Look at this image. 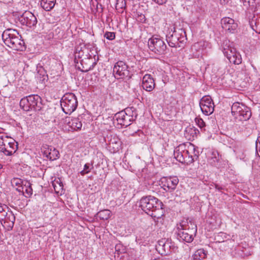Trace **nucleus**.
<instances>
[{
	"mask_svg": "<svg viewBox=\"0 0 260 260\" xmlns=\"http://www.w3.org/2000/svg\"><path fill=\"white\" fill-rule=\"evenodd\" d=\"M66 122L67 123L69 128H70V129H69V131H79L81 129L82 126L81 121L79 120V118H77L72 119L70 120V117H67L66 118Z\"/></svg>",
	"mask_w": 260,
	"mask_h": 260,
	"instance_id": "nucleus-20",
	"label": "nucleus"
},
{
	"mask_svg": "<svg viewBox=\"0 0 260 260\" xmlns=\"http://www.w3.org/2000/svg\"><path fill=\"white\" fill-rule=\"evenodd\" d=\"M200 107L202 112L206 115H210L214 110V104L209 95L203 96L200 101Z\"/></svg>",
	"mask_w": 260,
	"mask_h": 260,
	"instance_id": "nucleus-10",
	"label": "nucleus"
},
{
	"mask_svg": "<svg viewBox=\"0 0 260 260\" xmlns=\"http://www.w3.org/2000/svg\"><path fill=\"white\" fill-rule=\"evenodd\" d=\"M18 147L15 141L8 136L0 137V152L5 155H13Z\"/></svg>",
	"mask_w": 260,
	"mask_h": 260,
	"instance_id": "nucleus-8",
	"label": "nucleus"
},
{
	"mask_svg": "<svg viewBox=\"0 0 260 260\" xmlns=\"http://www.w3.org/2000/svg\"><path fill=\"white\" fill-rule=\"evenodd\" d=\"M243 109L235 117L240 121H247L250 119L251 116V112L247 107H243Z\"/></svg>",
	"mask_w": 260,
	"mask_h": 260,
	"instance_id": "nucleus-24",
	"label": "nucleus"
},
{
	"mask_svg": "<svg viewBox=\"0 0 260 260\" xmlns=\"http://www.w3.org/2000/svg\"><path fill=\"white\" fill-rule=\"evenodd\" d=\"M220 156L217 150H213L211 156L208 159L209 163L212 166H216L219 161Z\"/></svg>",
	"mask_w": 260,
	"mask_h": 260,
	"instance_id": "nucleus-28",
	"label": "nucleus"
},
{
	"mask_svg": "<svg viewBox=\"0 0 260 260\" xmlns=\"http://www.w3.org/2000/svg\"><path fill=\"white\" fill-rule=\"evenodd\" d=\"M20 107L25 111H29L31 110L30 104H29L28 96H27L22 98L20 101Z\"/></svg>",
	"mask_w": 260,
	"mask_h": 260,
	"instance_id": "nucleus-30",
	"label": "nucleus"
},
{
	"mask_svg": "<svg viewBox=\"0 0 260 260\" xmlns=\"http://www.w3.org/2000/svg\"><path fill=\"white\" fill-rule=\"evenodd\" d=\"M19 21L23 25L31 27L37 23L36 16L29 11H25L19 18Z\"/></svg>",
	"mask_w": 260,
	"mask_h": 260,
	"instance_id": "nucleus-14",
	"label": "nucleus"
},
{
	"mask_svg": "<svg viewBox=\"0 0 260 260\" xmlns=\"http://www.w3.org/2000/svg\"><path fill=\"white\" fill-rule=\"evenodd\" d=\"M115 249L117 254L124 253L126 252V247L120 243L116 244Z\"/></svg>",
	"mask_w": 260,
	"mask_h": 260,
	"instance_id": "nucleus-35",
	"label": "nucleus"
},
{
	"mask_svg": "<svg viewBox=\"0 0 260 260\" xmlns=\"http://www.w3.org/2000/svg\"><path fill=\"white\" fill-rule=\"evenodd\" d=\"M222 52L231 63L235 64H239L241 63V56L236 51L235 48L230 45L225 46L223 47Z\"/></svg>",
	"mask_w": 260,
	"mask_h": 260,
	"instance_id": "nucleus-9",
	"label": "nucleus"
},
{
	"mask_svg": "<svg viewBox=\"0 0 260 260\" xmlns=\"http://www.w3.org/2000/svg\"><path fill=\"white\" fill-rule=\"evenodd\" d=\"M195 122L197 124L201 129H203L206 126V124L204 121L200 117H196L195 118Z\"/></svg>",
	"mask_w": 260,
	"mask_h": 260,
	"instance_id": "nucleus-37",
	"label": "nucleus"
},
{
	"mask_svg": "<svg viewBox=\"0 0 260 260\" xmlns=\"http://www.w3.org/2000/svg\"><path fill=\"white\" fill-rule=\"evenodd\" d=\"M139 206L146 213L153 218L159 219L163 215L164 204L153 196L143 197L140 201Z\"/></svg>",
	"mask_w": 260,
	"mask_h": 260,
	"instance_id": "nucleus-1",
	"label": "nucleus"
},
{
	"mask_svg": "<svg viewBox=\"0 0 260 260\" xmlns=\"http://www.w3.org/2000/svg\"><path fill=\"white\" fill-rule=\"evenodd\" d=\"M243 107H245V106L238 102L234 103L231 107L232 115L236 117L241 110L243 109Z\"/></svg>",
	"mask_w": 260,
	"mask_h": 260,
	"instance_id": "nucleus-29",
	"label": "nucleus"
},
{
	"mask_svg": "<svg viewBox=\"0 0 260 260\" xmlns=\"http://www.w3.org/2000/svg\"><path fill=\"white\" fill-rule=\"evenodd\" d=\"M249 22L251 28L256 32L260 34V17L253 16Z\"/></svg>",
	"mask_w": 260,
	"mask_h": 260,
	"instance_id": "nucleus-25",
	"label": "nucleus"
},
{
	"mask_svg": "<svg viewBox=\"0 0 260 260\" xmlns=\"http://www.w3.org/2000/svg\"><path fill=\"white\" fill-rule=\"evenodd\" d=\"M2 39L6 45L15 50L22 51L26 48L21 36L16 29H6L2 34Z\"/></svg>",
	"mask_w": 260,
	"mask_h": 260,
	"instance_id": "nucleus-2",
	"label": "nucleus"
},
{
	"mask_svg": "<svg viewBox=\"0 0 260 260\" xmlns=\"http://www.w3.org/2000/svg\"><path fill=\"white\" fill-rule=\"evenodd\" d=\"M30 104L31 110L39 111L42 108V99L37 94H31L28 96Z\"/></svg>",
	"mask_w": 260,
	"mask_h": 260,
	"instance_id": "nucleus-17",
	"label": "nucleus"
},
{
	"mask_svg": "<svg viewBox=\"0 0 260 260\" xmlns=\"http://www.w3.org/2000/svg\"><path fill=\"white\" fill-rule=\"evenodd\" d=\"M128 68V66L124 61H118L113 68V73H115L117 76L121 78H129L131 75Z\"/></svg>",
	"mask_w": 260,
	"mask_h": 260,
	"instance_id": "nucleus-12",
	"label": "nucleus"
},
{
	"mask_svg": "<svg viewBox=\"0 0 260 260\" xmlns=\"http://www.w3.org/2000/svg\"><path fill=\"white\" fill-rule=\"evenodd\" d=\"M155 86L154 81L150 75H145L143 78L142 87L147 91H152Z\"/></svg>",
	"mask_w": 260,
	"mask_h": 260,
	"instance_id": "nucleus-19",
	"label": "nucleus"
},
{
	"mask_svg": "<svg viewBox=\"0 0 260 260\" xmlns=\"http://www.w3.org/2000/svg\"><path fill=\"white\" fill-rule=\"evenodd\" d=\"M197 232V226L193 222L190 221L187 225L181 223L177 228V238L180 241L190 243L193 241Z\"/></svg>",
	"mask_w": 260,
	"mask_h": 260,
	"instance_id": "nucleus-3",
	"label": "nucleus"
},
{
	"mask_svg": "<svg viewBox=\"0 0 260 260\" xmlns=\"http://www.w3.org/2000/svg\"><path fill=\"white\" fill-rule=\"evenodd\" d=\"M170 239H161L158 240L156 248L161 254L169 255L170 254Z\"/></svg>",
	"mask_w": 260,
	"mask_h": 260,
	"instance_id": "nucleus-15",
	"label": "nucleus"
},
{
	"mask_svg": "<svg viewBox=\"0 0 260 260\" xmlns=\"http://www.w3.org/2000/svg\"><path fill=\"white\" fill-rule=\"evenodd\" d=\"M96 216L102 220H107L111 216V212L109 210H103L99 212Z\"/></svg>",
	"mask_w": 260,
	"mask_h": 260,
	"instance_id": "nucleus-32",
	"label": "nucleus"
},
{
	"mask_svg": "<svg viewBox=\"0 0 260 260\" xmlns=\"http://www.w3.org/2000/svg\"><path fill=\"white\" fill-rule=\"evenodd\" d=\"M137 114L134 110V108H127L124 110L116 113L113 117L114 120H116L118 124L127 127L130 125L136 117Z\"/></svg>",
	"mask_w": 260,
	"mask_h": 260,
	"instance_id": "nucleus-4",
	"label": "nucleus"
},
{
	"mask_svg": "<svg viewBox=\"0 0 260 260\" xmlns=\"http://www.w3.org/2000/svg\"><path fill=\"white\" fill-rule=\"evenodd\" d=\"M186 154H189V150L180 151L179 147L176 148L174 151V157L177 160L182 164H187V159H185V157H184V155Z\"/></svg>",
	"mask_w": 260,
	"mask_h": 260,
	"instance_id": "nucleus-21",
	"label": "nucleus"
},
{
	"mask_svg": "<svg viewBox=\"0 0 260 260\" xmlns=\"http://www.w3.org/2000/svg\"><path fill=\"white\" fill-rule=\"evenodd\" d=\"M244 5L245 6L251 7L254 8L256 4H259L260 0H243Z\"/></svg>",
	"mask_w": 260,
	"mask_h": 260,
	"instance_id": "nucleus-36",
	"label": "nucleus"
},
{
	"mask_svg": "<svg viewBox=\"0 0 260 260\" xmlns=\"http://www.w3.org/2000/svg\"><path fill=\"white\" fill-rule=\"evenodd\" d=\"M223 29L230 32H233L236 29L238 24L235 20L230 17H224L221 20Z\"/></svg>",
	"mask_w": 260,
	"mask_h": 260,
	"instance_id": "nucleus-16",
	"label": "nucleus"
},
{
	"mask_svg": "<svg viewBox=\"0 0 260 260\" xmlns=\"http://www.w3.org/2000/svg\"><path fill=\"white\" fill-rule=\"evenodd\" d=\"M160 185L166 191L171 192L176 188L179 183L177 177H162L160 179Z\"/></svg>",
	"mask_w": 260,
	"mask_h": 260,
	"instance_id": "nucleus-11",
	"label": "nucleus"
},
{
	"mask_svg": "<svg viewBox=\"0 0 260 260\" xmlns=\"http://www.w3.org/2000/svg\"><path fill=\"white\" fill-rule=\"evenodd\" d=\"M3 220H4V222L9 223V226L12 229L14 224L15 221V217L12 211H11L9 214H7L6 218H5Z\"/></svg>",
	"mask_w": 260,
	"mask_h": 260,
	"instance_id": "nucleus-31",
	"label": "nucleus"
},
{
	"mask_svg": "<svg viewBox=\"0 0 260 260\" xmlns=\"http://www.w3.org/2000/svg\"><path fill=\"white\" fill-rule=\"evenodd\" d=\"M79 61L82 67H80L79 66L78 68L82 72H87L92 70L96 64L95 62H92V64H90L92 61V58L89 57L85 58L84 59H82L80 60Z\"/></svg>",
	"mask_w": 260,
	"mask_h": 260,
	"instance_id": "nucleus-18",
	"label": "nucleus"
},
{
	"mask_svg": "<svg viewBox=\"0 0 260 260\" xmlns=\"http://www.w3.org/2000/svg\"><path fill=\"white\" fill-rule=\"evenodd\" d=\"M62 111L67 114H71L76 110L78 106L77 97L73 93H67L60 100Z\"/></svg>",
	"mask_w": 260,
	"mask_h": 260,
	"instance_id": "nucleus-5",
	"label": "nucleus"
},
{
	"mask_svg": "<svg viewBox=\"0 0 260 260\" xmlns=\"http://www.w3.org/2000/svg\"><path fill=\"white\" fill-rule=\"evenodd\" d=\"M104 37L108 40H113L115 38V34L114 32L107 31L104 34Z\"/></svg>",
	"mask_w": 260,
	"mask_h": 260,
	"instance_id": "nucleus-38",
	"label": "nucleus"
},
{
	"mask_svg": "<svg viewBox=\"0 0 260 260\" xmlns=\"http://www.w3.org/2000/svg\"><path fill=\"white\" fill-rule=\"evenodd\" d=\"M56 0H42L41 6L46 11L51 10L54 7Z\"/></svg>",
	"mask_w": 260,
	"mask_h": 260,
	"instance_id": "nucleus-26",
	"label": "nucleus"
},
{
	"mask_svg": "<svg viewBox=\"0 0 260 260\" xmlns=\"http://www.w3.org/2000/svg\"><path fill=\"white\" fill-rule=\"evenodd\" d=\"M148 48L153 52L158 55L166 53L167 45L159 36H153L148 41Z\"/></svg>",
	"mask_w": 260,
	"mask_h": 260,
	"instance_id": "nucleus-7",
	"label": "nucleus"
},
{
	"mask_svg": "<svg viewBox=\"0 0 260 260\" xmlns=\"http://www.w3.org/2000/svg\"><path fill=\"white\" fill-rule=\"evenodd\" d=\"M177 247L175 245L174 243L172 242L171 240V244H170V253L172 251H175L177 249Z\"/></svg>",
	"mask_w": 260,
	"mask_h": 260,
	"instance_id": "nucleus-45",
	"label": "nucleus"
},
{
	"mask_svg": "<svg viewBox=\"0 0 260 260\" xmlns=\"http://www.w3.org/2000/svg\"><path fill=\"white\" fill-rule=\"evenodd\" d=\"M90 5L92 8L96 9L97 11H98V6H100L102 10L103 9L102 4H99L97 0H91Z\"/></svg>",
	"mask_w": 260,
	"mask_h": 260,
	"instance_id": "nucleus-39",
	"label": "nucleus"
},
{
	"mask_svg": "<svg viewBox=\"0 0 260 260\" xmlns=\"http://www.w3.org/2000/svg\"><path fill=\"white\" fill-rule=\"evenodd\" d=\"M190 150L192 151V154H190L189 152L188 155V159H187V164H190L197 160L200 155V152L198 150V148L196 147L194 145L191 144Z\"/></svg>",
	"mask_w": 260,
	"mask_h": 260,
	"instance_id": "nucleus-23",
	"label": "nucleus"
},
{
	"mask_svg": "<svg viewBox=\"0 0 260 260\" xmlns=\"http://www.w3.org/2000/svg\"><path fill=\"white\" fill-rule=\"evenodd\" d=\"M11 183L13 186H19L21 184H23V182L20 179L14 178L11 180Z\"/></svg>",
	"mask_w": 260,
	"mask_h": 260,
	"instance_id": "nucleus-40",
	"label": "nucleus"
},
{
	"mask_svg": "<svg viewBox=\"0 0 260 260\" xmlns=\"http://www.w3.org/2000/svg\"><path fill=\"white\" fill-rule=\"evenodd\" d=\"M185 131L186 133H190L192 136H193L194 134H196L197 133V131L199 132L198 130L194 127L187 128H186Z\"/></svg>",
	"mask_w": 260,
	"mask_h": 260,
	"instance_id": "nucleus-44",
	"label": "nucleus"
},
{
	"mask_svg": "<svg viewBox=\"0 0 260 260\" xmlns=\"http://www.w3.org/2000/svg\"><path fill=\"white\" fill-rule=\"evenodd\" d=\"M258 144H259V148L260 149V136L258 137L256 141V149H257Z\"/></svg>",
	"mask_w": 260,
	"mask_h": 260,
	"instance_id": "nucleus-48",
	"label": "nucleus"
},
{
	"mask_svg": "<svg viewBox=\"0 0 260 260\" xmlns=\"http://www.w3.org/2000/svg\"><path fill=\"white\" fill-rule=\"evenodd\" d=\"M215 187L218 190H222L223 189V188L222 187L220 186L218 184H215Z\"/></svg>",
	"mask_w": 260,
	"mask_h": 260,
	"instance_id": "nucleus-49",
	"label": "nucleus"
},
{
	"mask_svg": "<svg viewBox=\"0 0 260 260\" xmlns=\"http://www.w3.org/2000/svg\"><path fill=\"white\" fill-rule=\"evenodd\" d=\"M9 208L6 205L0 204V221H3L8 214Z\"/></svg>",
	"mask_w": 260,
	"mask_h": 260,
	"instance_id": "nucleus-33",
	"label": "nucleus"
},
{
	"mask_svg": "<svg viewBox=\"0 0 260 260\" xmlns=\"http://www.w3.org/2000/svg\"><path fill=\"white\" fill-rule=\"evenodd\" d=\"M79 51H83L82 50H81V48L78 47L76 48V50H75V51H77V52H79Z\"/></svg>",
	"mask_w": 260,
	"mask_h": 260,
	"instance_id": "nucleus-51",
	"label": "nucleus"
},
{
	"mask_svg": "<svg viewBox=\"0 0 260 260\" xmlns=\"http://www.w3.org/2000/svg\"><path fill=\"white\" fill-rule=\"evenodd\" d=\"M3 168V165L0 164V170Z\"/></svg>",
	"mask_w": 260,
	"mask_h": 260,
	"instance_id": "nucleus-53",
	"label": "nucleus"
},
{
	"mask_svg": "<svg viewBox=\"0 0 260 260\" xmlns=\"http://www.w3.org/2000/svg\"><path fill=\"white\" fill-rule=\"evenodd\" d=\"M99 9H101V8H100V6H98V10H99Z\"/></svg>",
	"mask_w": 260,
	"mask_h": 260,
	"instance_id": "nucleus-55",
	"label": "nucleus"
},
{
	"mask_svg": "<svg viewBox=\"0 0 260 260\" xmlns=\"http://www.w3.org/2000/svg\"><path fill=\"white\" fill-rule=\"evenodd\" d=\"M184 157H185V159H188V154L185 155Z\"/></svg>",
	"mask_w": 260,
	"mask_h": 260,
	"instance_id": "nucleus-52",
	"label": "nucleus"
},
{
	"mask_svg": "<svg viewBox=\"0 0 260 260\" xmlns=\"http://www.w3.org/2000/svg\"><path fill=\"white\" fill-rule=\"evenodd\" d=\"M186 32L182 28H175L172 34L167 36L166 40L171 47H180L186 40Z\"/></svg>",
	"mask_w": 260,
	"mask_h": 260,
	"instance_id": "nucleus-6",
	"label": "nucleus"
},
{
	"mask_svg": "<svg viewBox=\"0 0 260 260\" xmlns=\"http://www.w3.org/2000/svg\"><path fill=\"white\" fill-rule=\"evenodd\" d=\"M25 187V193L26 194L25 196L27 198L30 197L32 194V189L31 186V184L29 182L26 181L25 183L23 184Z\"/></svg>",
	"mask_w": 260,
	"mask_h": 260,
	"instance_id": "nucleus-34",
	"label": "nucleus"
},
{
	"mask_svg": "<svg viewBox=\"0 0 260 260\" xmlns=\"http://www.w3.org/2000/svg\"><path fill=\"white\" fill-rule=\"evenodd\" d=\"M93 168V167L92 163H91V164L89 163H86L84 165L83 169L85 170V171H87V172L89 173L90 172L91 170Z\"/></svg>",
	"mask_w": 260,
	"mask_h": 260,
	"instance_id": "nucleus-42",
	"label": "nucleus"
},
{
	"mask_svg": "<svg viewBox=\"0 0 260 260\" xmlns=\"http://www.w3.org/2000/svg\"><path fill=\"white\" fill-rule=\"evenodd\" d=\"M137 19L138 21L142 22V23H144L146 21L145 16L143 14H138Z\"/></svg>",
	"mask_w": 260,
	"mask_h": 260,
	"instance_id": "nucleus-43",
	"label": "nucleus"
},
{
	"mask_svg": "<svg viewBox=\"0 0 260 260\" xmlns=\"http://www.w3.org/2000/svg\"><path fill=\"white\" fill-rule=\"evenodd\" d=\"M156 3L158 4V5H163L165 4L167 0H153Z\"/></svg>",
	"mask_w": 260,
	"mask_h": 260,
	"instance_id": "nucleus-46",
	"label": "nucleus"
},
{
	"mask_svg": "<svg viewBox=\"0 0 260 260\" xmlns=\"http://www.w3.org/2000/svg\"><path fill=\"white\" fill-rule=\"evenodd\" d=\"M24 187L22 186L21 185L18 186V188H16V190H17L18 192H22L23 193H24Z\"/></svg>",
	"mask_w": 260,
	"mask_h": 260,
	"instance_id": "nucleus-47",
	"label": "nucleus"
},
{
	"mask_svg": "<svg viewBox=\"0 0 260 260\" xmlns=\"http://www.w3.org/2000/svg\"><path fill=\"white\" fill-rule=\"evenodd\" d=\"M88 174V173L87 172V171H85V170L84 169L80 172V174L82 176H84V175H85V174Z\"/></svg>",
	"mask_w": 260,
	"mask_h": 260,
	"instance_id": "nucleus-50",
	"label": "nucleus"
},
{
	"mask_svg": "<svg viewBox=\"0 0 260 260\" xmlns=\"http://www.w3.org/2000/svg\"><path fill=\"white\" fill-rule=\"evenodd\" d=\"M153 260H162V259H153Z\"/></svg>",
	"mask_w": 260,
	"mask_h": 260,
	"instance_id": "nucleus-54",
	"label": "nucleus"
},
{
	"mask_svg": "<svg viewBox=\"0 0 260 260\" xmlns=\"http://www.w3.org/2000/svg\"><path fill=\"white\" fill-rule=\"evenodd\" d=\"M37 70L36 78L40 83H45L48 79L46 71L42 66H37Z\"/></svg>",
	"mask_w": 260,
	"mask_h": 260,
	"instance_id": "nucleus-22",
	"label": "nucleus"
},
{
	"mask_svg": "<svg viewBox=\"0 0 260 260\" xmlns=\"http://www.w3.org/2000/svg\"><path fill=\"white\" fill-rule=\"evenodd\" d=\"M83 51H79V52L75 51V62L76 63H78L79 60L77 59H81L83 55Z\"/></svg>",
	"mask_w": 260,
	"mask_h": 260,
	"instance_id": "nucleus-41",
	"label": "nucleus"
},
{
	"mask_svg": "<svg viewBox=\"0 0 260 260\" xmlns=\"http://www.w3.org/2000/svg\"><path fill=\"white\" fill-rule=\"evenodd\" d=\"M41 149L44 156L50 160H54L59 157V151L52 146L44 144Z\"/></svg>",
	"mask_w": 260,
	"mask_h": 260,
	"instance_id": "nucleus-13",
	"label": "nucleus"
},
{
	"mask_svg": "<svg viewBox=\"0 0 260 260\" xmlns=\"http://www.w3.org/2000/svg\"><path fill=\"white\" fill-rule=\"evenodd\" d=\"M207 254V251L204 249H198L192 255L191 260H204Z\"/></svg>",
	"mask_w": 260,
	"mask_h": 260,
	"instance_id": "nucleus-27",
	"label": "nucleus"
}]
</instances>
